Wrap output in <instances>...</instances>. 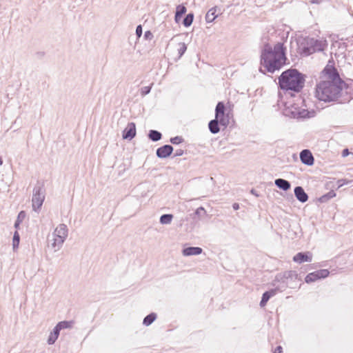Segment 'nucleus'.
<instances>
[{"mask_svg": "<svg viewBox=\"0 0 353 353\" xmlns=\"http://www.w3.org/2000/svg\"><path fill=\"white\" fill-rule=\"evenodd\" d=\"M286 48L283 43L278 42L273 48L265 43L261 50L259 71L263 74L265 72L274 73L281 70L286 64Z\"/></svg>", "mask_w": 353, "mask_h": 353, "instance_id": "1", "label": "nucleus"}, {"mask_svg": "<svg viewBox=\"0 0 353 353\" xmlns=\"http://www.w3.org/2000/svg\"><path fill=\"white\" fill-rule=\"evenodd\" d=\"M305 77L299 70L290 68L283 71L278 77V86L285 92L299 93L304 87Z\"/></svg>", "mask_w": 353, "mask_h": 353, "instance_id": "2", "label": "nucleus"}, {"mask_svg": "<svg viewBox=\"0 0 353 353\" xmlns=\"http://www.w3.org/2000/svg\"><path fill=\"white\" fill-rule=\"evenodd\" d=\"M344 84L345 82L341 79H339V82L321 81L316 85V97L324 102L336 101Z\"/></svg>", "mask_w": 353, "mask_h": 353, "instance_id": "3", "label": "nucleus"}, {"mask_svg": "<svg viewBox=\"0 0 353 353\" xmlns=\"http://www.w3.org/2000/svg\"><path fill=\"white\" fill-rule=\"evenodd\" d=\"M45 199V191L41 185H36L33 189L32 199V209L37 212L42 206Z\"/></svg>", "mask_w": 353, "mask_h": 353, "instance_id": "4", "label": "nucleus"}, {"mask_svg": "<svg viewBox=\"0 0 353 353\" xmlns=\"http://www.w3.org/2000/svg\"><path fill=\"white\" fill-rule=\"evenodd\" d=\"M298 277V274L295 271L290 270L285 271L283 273L277 274L275 276V279L273 280L272 285L273 286H276V283H283L288 281H293L296 280Z\"/></svg>", "mask_w": 353, "mask_h": 353, "instance_id": "5", "label": "nucleus"}, {"mask_svg": "<svg viewBox=\"0 0 353 353\" xmlns=\"http://www.w3.org/2000/svg\"><path fill=\"white\" fill-rule=\"evenodd\" d=\"M298 46L299 52L301 56L307 57L315 52L309 37L304 39Z\"/></svg>", "mask_w": 353, "mask_h": 353, "instance_id": "6", "label": "nucleus"}, {"mask_svg": "<svg viewBox=\"0 0 353 353\" xmlns=\"http://www.w3.org/2000/svg\"><path fill=\"white\" fill-rule=\"evenodd\" d=\"M330 274V272L326 269H321L313 272L309 273L305 277V281L307 283H310L314 282L317 280L325 279Z\"/></svg>", "mask_w": 353, "mask_h": 353, "instance_id": "7", "label": "nucleus"}, {"mask_svg": "<svg viewBox=\"0 0 353 353\" xmlns=\"http://www.w3.org/2000/svg\"><path fill=\"white\" fill-rule=\"evenodd\" d=\"M229 124V119H215L210 121L208 123V128L212 134H217L220 132V125L227 128Z\"/></svg>", "mask_w": 353, "mask_h": 353, "instance_id": "8", "label": "nucleus"}, {"mask_svg": "<svg viewBox=\"0 0 353 353\" xmlns=\"http://www.w3.org/2000/svg\"><path fill=\"white\" fill-rule=\"evenodd\" d=\"M300 160L304 165L311 166L314 163V158L308 149H304L300 152Z\"/></svg>", "mask_w": 353, "mask_h": 353, "instance_id": "9", "label": "nucleus"}, {"mask_svg": "<svg viewBox=\"0 0 353 353\" xmlns=\"http://www.w3.org/2000/svg\"><path fill=\"white\" fill-rule=\"evenodd\" d=\"M137 134L136 124L134 122L128 123L127 127L123 130L122 137L123 139L132 140Z\"/></svg>", "mask_w": 353, "mask_h": 353, "instance_id": "10", "label": "nucleus"}, {"mask_svg": "<svg viewBox=\"0 0 353 353\" xmlns=\"http://www.w3.org/2000/svg\"><path fill=\"white\" fill-rule=\"evenodd\" d=\"M174 150L171 145L166 144L157 149L156 154L159 159H165L169 157Z\"/></svg>", "mask_w": 353, "mask_h": 353, "instance_id": "11", "label": "nucleus"}, {"mask_svg": "<svg viewBox=\"0 0 353 353\" xmlns=\"http://www.w3.org/2000/svg\"><path fill=\"white\" fill-rule=\"evenodd\" d=\"M312 259V254L310 252H298L293 256V261L298 263L304 262H311Z\"/></svg>", "mask_w": 353, "mask_h": 353, "instance_id": "12", "label": "nucleus"}, {"mask_svg": "<svg viewBox=\"0 0 353 353\" xmlns=\"http://www.w3.org/2000/svg\"><path fill=\"white\" fill-rule=\"evenodd\" d=\"M333 82H339L340 77L337 70L334 66L326 65L323 71Z\"/></svg>", "mask_w": 353, "mask_h": 353, "instance_id": "13", "label": "nucleus"}, {"mask_svg": "<svg viewBox=\"0 0 353 353\" xmlns=\"http://www.w3.org/2000/svg\"><path fill=\"white\" fill-rule=\"evenodd\" d=\"M279 290V288H273L263 292V294H262L261 300L259 303L260 306L261 307L265 306L270 299L277 294Z\"/></svg>", "mask_w": 353, "mask_h": 353, "instance_id": "14", "label": "nucleus"}, {"mask_svg": "<svg viewBox=\"0 0 353 353\" xmlns=\"http://www.w3.org/2000/svg\"><path fill=\"white\" fill-rule=\"evenodd\" d=\"M294 195L296 199L301 203H305L307 201L309 196L305 192L304 189L301 186H296L294 189Z\"/></svg>", "mask_w": 353, "mask_h": 353, "instance_id": "15", "label": "nucleus"}, {"mask_svg": "<svg viewBox=\"0 0 353 353\" xmlns=\"http://www.w3.org/2000/svg\"><path fill=\"white\" fill-rule=\"evenodd\" d=\"M53 236L65 240L66 237L68 236L67 225L63 223L59 224L53 232Z\"/></svg>", "mask_w": 353, "mask_h": 353, "instance_id": "16", "label": "nucleus"}, {"mask_svg": "<svg viewBox=\"0 0 353 353\" xmlns=\"http://www.w3.org/2000/svg\"><path fill=\"white\" fill-rule=\"evenodd\" d=\"M225 106L223 101H219L215 108V117L216 119H229L228 116L225 115Z\"/></svg>", "mask_w": 353, "mask_h": 353, "instance_id": "17", "label": "nucleus"}, {"mask_svg": "<svg viewBox=\"0 0 353 353\" xmlns=\"http://www.w3.org/2000/svg\"><path fill=\"white\" fill-rule=\"evenodd\" d=\"M299 110V108L295 104L291 105V107H287L285 106V109L283 110V114L286 117H289L290 118L293 119H297L298 115L297 113Z\"/></svg>", "mask_w": 353, "mask_h": 353, "instance_id": "18", "label": "nucleus"}, {"mask_svg": "<svg viewBox=\"0 0 353 353\" xmlns=\"http://www.w3.org/2000/svg\"><path fill=\"white\" fill-rule=\"evenodd\" d=\"M203 252V249L200 247H187L182 250V254L183 256H192V255H199L201 254Z\"/></svg>", "mask_w": 353, "mask_h": 353, "instance_id": "19", "label": "nucleus"}, {"mask_svg": "<svg viewBox=\"0 0 353 353\" xmlns=\"http://www.w3.org/2000/svg\"><path fill=\"white\" fill-rule=\"evenodd\" d=\"M310 41L314 50H315V52L323 51L327 46L325 40L321 41L314 38H310Z\"/></svg>", "mask_w": 353, "mask_h": 353, "instance_id": "20", "label": "nucleus"}, {"mask_svg": "<svg viewBox=\"0 0 353 353\" xmlns=\"http://www.w3.org/2000/svg\"><path fill=\"white\" fill-rule=\"evenodd\" d=\"M274 184L283 191H288L291 188V183L288 181L281 178L275 179Z\"/></svg>", "mask_w": 353, "mask_h": 353, "instance_id": "21", "label": "nucleus"}, {"mask_svg": "<svg viewBox=\"0 0 353 353\" xmlns=\"http://www.w3.org/2000/svg\"><path fill=\"white\" fill-rule=\"evenodd\" d=\"M60 331V329L55 325L52 331L50 332L47 341L49 345H53L55 343L59 336Z\"/></svg>", "mask_w": 353, "mask_h": 353, "instance_id": "22", "label": "nucleus"}, {"mask_svg": "<svg viewBox=\"0 0 353 353\" xmlns=\"http://www.w3.org/2000/svg\"><path fill=\"white\" fill-rule=\"evenodd\" d=\"M216 8L217 7H213L210 8L206 15H205V21L207 23H211L215 20V19L218 17L216 14Z\"/></svg>", "mask_w": 353, "mask_h": 353, "instance_id": "23", "label": "nucleus"}, {"mask_svg": "<svg viewBox=\"0 0 353 353\" xmlns=\"http://www.w3.org/2000/svg\"><path fill=\"white\" fill-rule=\"evenodd\" d=\"M314 111L310 112L308 110L299 108V110L296 114L298 115L297 119L311 118L314 116Z\"/></svg>", "mask_w": 353, "mask_h": 353, "instance_id": "24", "label": "nucleus"}, {"mask_svg": "<svg viewBox=\"0 0 353 353\" xmlns=\"http://www.w3.org/2000/svg\"><path fill=\"white\" fill-rule=\"evenodd\" d=\"M148 137L149 139L156 142L161 139L162 134L156 130H150L148 132Z\"/></svg>", "mask_w": 353, "mask_h": 353, "instance_id": "25", "label": "nucleus"}, {"mask_svg": "<svg viewBox=\"0 0 353 353\" xmlns=\"http://www.w3.org/2000/svg\"><path fill=\"white\" fill-rule=\"evenodd\" d=\"M53 242L51 244V246L54 248V252L59 250L62 245L63 244L65 240H63V239H61V238H59V237H57L55 236H53Z\"/></svg>", "mask_w": 353, "mask_h": 353, "instance_id": "26", "label": "nucleus"}, {"mask_svg": "<svg viewBox=\"0 0 353 353\" xmlns=\"http://www.w3.org/2000/svg\"><path fill=\"white\" fill-rule=\"evenodd\" d=\"M157 314L154 312H151L148 314L143 321V324L145 326L150 325L157 319Z\"/></svg>", "mask_w": 353, "mask_h": 353, "instance_id": "27", "label": "nucleus"}, {"mask_svg": "<svg viewBox=\"0 0 353 353\" xmlns=\"http://www.w3.org/2000/svg\"><path fill=\"white\" fill-rule=\"evenodd\" d=\"M336 196V193L334 190H330V192H328L327 193L322 195L321 196H320L319 198V201L320 203H326L329 200H330L331 199L334 198Z\"/></svg>", "mask_w": 353, "mask_h": 353, "instance_id": "28", "label": "nucleus"}, {"mask_svg": "<svg viewBox=\"0 0 353 353\" xmlns=\"http://www.w3.org/2000/svg\"><path fill=\"white\" fill-rule=\"evenodd\" d=\"M26 216V212L22 210L19 212L17 219L14 222V227L17 230L19 228L20 224L23 222V221L25 219Z\"/></svg>", "mask_w": 353, "mask_h": 353, "instance_id": "29", "label": "nucleus"}, {"mask_svg": "<svg viewBox=\"0 0 353 353\" xmlns=\"http://www.w3.org/2000/svg\"><path fill=\"white\" fill-rule=\"evenodd\" d=\"M173 219L172 214H164L160 216L159 222L163 225L170 224Z\"/></svg>", "mask_w": 353, "mask_h": 353, "instance_id": "30", "label": "nucleus"}, {"mask_svg": "<svg viewBox=\"0 0 353 353\" xmlns=\"http://www.w3.org/2000/svg\"><path fill=\"white\" fill-rule=\"evenodd\" d=\"M193 20H194V13L190 12L185 15V17H184V19L182 21V23L185 27L188 28L192 25Z\"/></svg>", "mask_w": 353, "mask_h": 353, "instance_id": "31", "label": "nucleus"}, {"mask_svg": "<svg viewBox=\"0 0 353 353\" xmlns=\"http://www.w3.org/2000/svg\"><path fill=\"white\" fill-rule=\"evenodd\" d=\"M73 323L74 322L72 321H62L59 322L56 325L61 330L63 329L71 328Z\"/></svg>", "mask_w": 353, "mask_h": 353, "instance_id": "32", "label": "nucleus"}, {"mask_svg": "<svg viewBox=\"0 0 353 353\" xmlns=\"http://www.w3.org/2000/svg\"><path fill=\"white\" fill-rule=\"evenodd\" d=\"M20 242V235L17 231H15L12 238V248L13 250H16L19 248Z\"/></svg>", "mask_w": 353, "mask_h": 353, "instance_id": "33", "label": "nucleus"}, {"mask_svg": "<svg viewBox=\"0 0 353 353\" xmlns=\"http://www.w3.org/2000/svg\"><path fill=\"white\" fill-rule=\"evenodd\" d=\"M170 142L173 145H179L184 142V139L181 136H176L171 137Z\"/></svg>", "mask_w": 353, "mask_h": 353, "instance_id": "34", "label": "nucleus"}, {"mask_svg": "<svg viewBox=\"0 0 353 353\" xmlns=\"http://www.w3.org/2000/svg\"><path fill=\"white\" fill-rule=\"evenodd\" d=\"M179 48L178 49L179 59H180L186 52L187 46L185 43H179Z\"/></svg>", "mask_w": 353, "mask_h": 353, "instance_id": "35", "label": "nucleus"}, {"mask_svg": "<svg viewBox=\"0 0 353 353\" xmlns=\"http://www.w3.org/2000/svg\"><path fill=\"white\" fill-rule=\"evenodd\" d=\"M186 11L187 9L185 6H183V4H181L176 6L175 13L179 14L181 16H183V14H185Z\"/></svg>", "mask_w": 353, "mask_h": 353, "instance_id": "36", "label": "nucleus"}, {"mask_svg": "<svg viewBox=\"0 0 353 353\" xmlns=\"http://www.w3.org/2000/svg\"><path fill=\"white\" fill-rule=\"evenodd\" d=\"M352 182V180H348L346 179H339L336 182L337 188L339 189V188H341L342 186H343L344 185L350 184Z\"/></svg>", "mask_w": 353, "mask_h": 353, "instance_id": "37", "label": "nucleus"}, {"mask_svg": "<svg viewBox=\"0 0 353 353\" xmlns=\"http://www.w3.org/2000/svg\"><path fill=\"white\" fill-rule=\"evenodd\" d=\"M152 85L153 84L152 83L150 85L144 86V87L141 88V96L144 97V96L147 95L148 94H149L151 91Z\"/></svg>", "mask_w": 353, "mask_h": 353, "instance_id": "38", "label": "nucleus"}, {"mask_svg": "<svg viewBox=\"0 0 353 353\" xmlns=\"http://www.w3.org/2000/svg\"><path fill=\"white\" fill-rule=\"evenodd\" d=\"M206 214V211L204 209L203 207L201 206L199 208H198L195 212H194V214L198 216H201L203 215H205Z\"/></svg>", "mask_w": 353, "mask_h": 353, "instance_id": "39", "label": "nucleus"}, {"mask_svg": "<svg viewBox=\"0 0 353 353\" xmlns=\"http://www.w3.org/2000/svg\"><path fill=\"white\" fill-rule=\"evenodd\" d=\"M280 285H279L278 286H276L274 288H279V292H282L286 288L288 287V285H289V283L288 282V281H286L285 282L284 281L283 283H279Z\"/></svg>", "mask_w": 353, "mask_h": 353, "instance_id": "40", "label": "nucleus"}, {"mask_svg": "<svg viewBox=\"0 0 353 353\" xmlns=\"http://www.w3.org/2000/svg\"><path fill=\"white\" fill-rule=\"evenodd\" d=\"M143 30L141 25H139L136 28V34L138 38H140L142 35Z\"/></svg>", "mask_w": 353, "mask_h": 353, "instance_id": "41", "label": "nucleus"}, {"mask_svg": "<svg viewBox=\"0 0 353 353\" xmlns=\"http://www.w3.org/2000/svg\"><path fill=\"white\" fill-rule=\"evenodd\" d=\"M144 38L146 40H151L153 38V34L150 30L145 31L144 33Z\"/></svg>", "mask_w": 353, "mask_h": 353, "instance_id": "42", "label": "nucleus"}, {"mask_svg": "<svg viewBox=\"0 0 353 353\" xmlns=\"http://www.w3.org/2000/svg\"><path fill=\"white\" fill-rule=\"evenodd\" d=\"M184 154V150L182 149H177L174 154V157H181Z\"/></svg>", "mask_w": 353, "mask_h": 353, "instance_id": "43", "label": "nucleus"}, {"mask_svg": "<svg viewBox=\"0 0 353 353\" xmlns=\"http://www.w3.org/2000/svg\"><path fill=\"white\" fill-rule=\"evenodd\" d=\"M350 154V152L347 148H345L342 150L341 154L343 157H346Z\"/></svg>", "mask_w": 353, "mask_h": 353, "instance_id": "44", "label": "nucleus"}, {"mask_svg": "<svg viewBox=\"0 0 353 353\" xmlns=\"http://www.w3.org/2000/svg\"><path fill=\"white\" fill-rule=\"evenodd\" d=\"M283 352V348L281 345L277 346L273 353H282Z\"/></svg>", "mask_w": 353, "mask_h": 353, "instance_id": "45", "label": "nucleus"}, {"mask_svg": "<svg viewBox=\"0 0 353 353\" xmlns=\"http://www.w3.org/2000/svg\"><path fill=\"white\" fill-rule=\"evenodd\" d=\"M182 16L179 15V14L175 13L174 15V21L176 23H179L181 19Z\"/></svg>", "mask_w": 353, "mask_h": 353, "instance_id": "46", "label": "nucleus"}, {"mask_svg": "<svg viewBox=\"0 0 353 353\" xmlns=\"http://www.w3.org/2000/svg\"><path fill=\"white\" fill-rule=\"evenodd\" d=\"M250 193L256 197H259L260 196L258 192L254 188L251 189Z\"/></svg>", "mask_w": 353, "mask_h": 353, "instance_id": "47", "label": "nucleus"}, {"mask_svg": "<svg viewBox=\"0 0 353 353\" xmlns=\"http://www.w3.org/2000/svg\"><path fill=\"white\" fill-rule=\"evenodd\" d=\"M323 1V0H310V2L313 4H319Z\"/></svg>", "mask_w": 353, "mask_h": 353, "instance_id": "48", "label": "nucleus"}, {"mask_svg": "<svg viewBox=\"0 0 353 353\" xmlns=\"http://www.w3.org/2000/svg\"><path fill=\"white\" fill-rule=\"evenodd\" d=\"M232 208H233V209H234V210H238V209L239 208V203H233V205H232Z\"/></svg>", "mask_w": 353, "mask_h": 353, "instance_id": "49", "label": "nucleus"}, {"mask_svg": "<svg viewBox=\"0 0 353 353\" xmlns=\"http://www.w3.org/2000/svg\"><path fill=\"white\" fill-rule=\"evenodd\" d=\"M3 164V160L1 159V157H0V165H1Z\"/></svg>", "mask_w": 353, "mask_h": 353, "instance_id": "50", "label": "nucleus"}]
</instances>
